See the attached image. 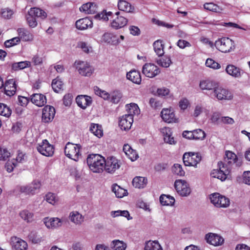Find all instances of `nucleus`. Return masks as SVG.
Here are the masks:
<instances>
[{"label": "nucleus", "mask_w": 250, "mask_h": 250, "mask_svg": "<svg viewBox=\"0 0 250 250\" xmlns=\"http://www.w3.org/2000/svg\"><path fill=\"white\" fill-rule=\"evenodd\" d=\"M43 222L48 229H54L61 227L62 221L59 218H45Z\"/></svg>", "instance_id": "20"}, {"label": "nucleus", "mask_w": 250, "mask_h": 250, "mask_svg": "<svg viewBox=\"0 0 250 250\" xmlns=\"http://www.w3.org/2000/svg\"><path fill=\"white\" fill-rule=\"evenodd\" d=\"M112 190L118 198H122L127 194V190L121 188L117 184H114L112 187Z\"/></svg>", "instance_id": "41"}, {"label": "nucleus", "mask_w": 250, "mask_h": 250, "mask_svg": "<svg viewBox=\"0 0 250 250\" xmlns=\"http://www.w3.org/2000/svg\"><path fill=\"white\" fill-rule=\"evenodd\" d=\"M225 155L226 157L225 158V162L223 164H226L228 167H230V170L232 165H235L236 167H240L242 165V161L239 159L233 152L229 150L226 151Z\"/></svg>", "instance_id": "13"}, {"label": "nucleus", "mask_w": 250, "mask_h": 250, "mask_svg": "<svg viewBox=\"0 0 250 250\" xmlns=\"http://www.w3.org/2000/svg\"><path fill=\"white\" fill-rule=\"evenodd\" d=\"M147 180L144 177H136L132 181V185L136 188H145L147 184Z\"/></svg>", "instance_id": "33"}, {"label": "nucleus", "mask_w": 250, "mask_h": 250, "mask_svg": "<svg viewBox=\"0 0 250 250\" xmlns=\"http://www.w3.org/2000/svg\"><path fill=\"white\" fill-rule=\"evenodd\" d=\"M216 48L222 52L228 53L235 48V44L229 38H222L216 41L214 44Z\"/></svg>", "instance_id": "2"}, {"label": "nucleus", "mask_w": 250, "mask_h": 250, "mask_svg": "<svg viewBox=\"0 0 250 250\" xmlns=\"http://www.w3.org/2000/svg\"><path fill=\"white\" fill-rule=\"evenodd\" d=\"M159 199L160 203L163 206H173L175 202L174 198L168 195L162 194Z\"/></svg>", "instance_id": "34"}, {"label": "nucleus", "mask_w": 250, "mask_h": 250, "mask_svg": "<svg viewBox=\"0 0 250 250\" xmlns=\"http://www.w3.org/2000/svg\"><path fill=\"white\" fill-rule=\"evenodd\" d=\"M201 159L202 156L199 153L185 152L183 156V161L185 166L197 167Z\"/></svg>", "instance_id": "4"}, {"label": "nucleus", "mask_w": 250, "mask_h": 250, "mask_svg": "<svg viewBox=\"0 0 250 250\" xmlns=\"http://www.w3.org/2000/svg\"><path fill=\"white\" fill-rule=\"evenodd\" d=\"M116 16L111 23V26L112 28L118 29L125 26L127 23V20L121 14L120 12L115 13Z\"/></svg>", "instance_id": "15"}, {"label": "nucleus", "mask_w": 250, "mask_h": 250, "mask_svg": "<svg viewBox=\"0 0 250 250\" xmlns=\"http://www.w3.org/2000/svg\"><path fill=\"white\" fill-rule=\"evenodd\" d=\"M76 102L79 106L83 109H85L91 104L92 100L90 96L79 95L76 97Z\"/></svg>", "instance_id": "22"}, {"label": "nucleus", "mask_w": 250, "mask_h": 250, "mask_svg": "<svg viewBox=\"0 0 250 250\" xmlns=\"http://www.w3.org/2000/svg\"><path fill=\"white\" fill-rule=\"evenodd\" d=\"M163 132L164 134V139L165 143L170 145H175L176 144V141H175L174 138L171 137V133L169 128L166 127L163 129Z\"/></svg>", "instance_id": "39"}, {"label": "nucleus", "mask_w": 250, "mask_h": 250, "mask_svg": "<svg viewBox=\"0 0 250 250\" xmlns=\"http://www.w3.org/2000/svg\"><path fill=\"white\" fill-rule=\"evenodd\" d=\"M112 247L115 250H125L127 247V245L123 241L119 240H114L112 241Z\"/></svg>", "instance_id": "47"}, {"label": "nucleus", "mask_w": 250, "mask_h": 250, "mask_svg": "<svg viewBox=\"0 0 250 250\" xmlns=\"http://www.w3.org/2000/svg\"><path fill=\"white\" fill-rule=\"evenodd\" d=\"M89 130L95 136L100 138L103 135L102 126L96 124H91L90 126Z\"/></svg>", "instance_id": "42"}, {"label": "nucleus", "mask_w": 250, "mask_h": 250, "mask_svg": "<svg viewBox=\"0 0 250 250\" xmlns=\"http://www.w3.org/2000/svg\"><path fill=\"white\" fill-rule=\"evenodd\" d=\"M218 83L215 81L209 80H203L200 82L199 86L202 90L213 91Z\"/></svg>", "instance_id": "27"}, {"label": "nucleus", "mask_w": 250, "mask_h": 250, "mask_svg": "<svg viewBox=\"0 0 250 250\" xmlns=\"http://www.w3.org/2000/svg\"><path fill=\"white\" fill-rule=\"evenodd\" d=\"M97 10L96 4L93 2H87L83 4L81 7L80 10L86 14H92L95 13Z\"/></svg>", "instance_id": "28"}, {"label": "nucleus", "mask_w": 250, "mask_h": 250, "mask_svg": "<svg viewBox=\"0 0 250 250\" xmlns=\"http://www.w3.org/2000/svg\"><path fill=\"white\" fill-rule=\"evenodd\" d=\"M133 119L131 116L123 115L119 121V125L122 130H128L130 129Z\"/></svg>", "instance_id": "21"}, {"label": "nucleus", "mask_w": 250, "mask_h": 250, "mask_svg": "<svg viewBox=\"0 0 250 250\" xmlns=\"http://www.w3.org/2000/svg\"><path fill=\"white\" fill-rule=\"evenodd\" d=\"M31 62L29 61H22L18 62H14L11 65V68L14 71H18L25 68L30 67Z\"/></svg>", "instance_id": "36"}, {"label": "nucleus", "mask_w": 250, "mask_h": 250, "mask_svg": "<svg viewBox=\"0 0 250 250\" xmlns=\"http://www.w3.org/2000/svg\"><path fill=\"white\" fill-rule=\"evenodd\" d=\"M73 98V96L71 94L68 93L65 94L63 98V104L65 106H69L72 103Z\"/></svg>", "instance_id": "61"}, {"label": "nucleus", "mask_w": 250, "mask_h": 250, "mask_svg": "<svg viewBox=\"0 0 250 250\" xmlns=\"http://www.w3.org/2000/svg\"><path fill=\"white\" fill-rule=\"evenodd\" d=\"M222 117L219 112H214L211 117V120L214 123L219 124Z\"/></svg>", "instance_id": "62"}, {"label": "nucleus", "mask_w": 250, "mask_h": 250, "mask_svg": "<svg viewBox=\"0 0 250 250\" xmlns=\"http://www.w3.org/2000/svg\"><path fill=\"white\" fill-rule=\"evenodd\" d=\"M20 42L19 37H15L11 39L6 41L4 42V45L6 47H11L17 44Z\"/></svg>", "instance_id": "57"}, {"label": "nucleus", "mask_w": 250, "mask_h": 250, "mask_svg": "<svg viewBox=\"0 0 250 250\" xmlns=\"http://www.w3.org/2000/svg\"><path fill=\"white\" fill-rule=\"evenodd\" d=\"M193 132L195 140H203L205 138L206 134L202 129H195L193 130Z\"/></svg>", "instance_id": "55"}, {"label": "nucleus", "mask_w": 250, "mask_h": 250, "mask_svg": "<svg viewBox=\"0 0 250 250\" xmlns=\"http://www.w3.org/2000/svg\"><path fill=\"white\" fill-rule=\"evenodd\" d=\"M149 104L152 107L154 108H157L161 106L160 102L154 98H151L149 99Z\"/></svg>", "instance_id": "63"}, {"label": "nucleus", "mask_w": 250, "mask_h": 250, "mask_svg": "<svg viewBox=\"0 0 250 250\" xmlns=\"http://www.w3.org/2000/svg\"><path fill=\"white\" fill-rule=\"evenodd\" d=\"M37 149L39 153L45 156L50 157L54 154L53 146L50 144L46 139L42 140L41 143L38 144Z\"/></svg>", "instance_id": "8"}, {"label": "nucleus", "mask_w": 250, "mask_h": 250, "mask_svg": "<svg viewBox=\"0 0 250 250\" xmlns=\"http://www.w3.org/2000/svg\"><path fill=\"white\" fill-rule=\"evenodd\" d=\"M153 48L156 54L160 57L164 54V44L161 40H157L153 43Z\"/></svg>", "instance_id": "38"}, {"label": "nucleus", "mask_w": 250, "mask_h": 250, "mask_svg": "<svg viewBox=\"0 0 250 250\" xmlns=\"http://www.w3.org/2000/svg\"><path fill=\"white\" fill-rule=\"evenodd\" d=\"M140 113V109L137 104L132 103L128 107V114H125L126 116H131L132 119H133L134 115H138Z\"/></svg>", "instance_id": "44"}, {"label": "nucleus", "mask_w": 250, "mask_h": 250, "mask_svg": "<svg viewBox=\"0 0 250 250\" xmlns=\"http://www.w3.org/2000/svg\"><path fill=\"white\" fill-rule=\"evenodd\" d=\"M209 198L211 203L217 208H226L229 205V199L218 193L211 194Z\"/></svg>", "instance_id": "6"}, {"label": "nucleus", "mask_w": 250, "mask_h": 250, "mask_svg": "<svg viewBox=\"0 0 250 250\" xmlns=\"http://www.w3.org/2000/svg\"><path fill=\"white\" fill-rule=\"evenodd\" d=\"M69 219L75 225H80L83 222L84 217L79 212L75 211L70 213Z\"/></svg>", "instance_id": "29"}, {"label": "nucleus", "mask_w": 250, "mask_h": 250, "mask_svg": "<svg viewBox=\"0 0 250 250\" xmlns=\"http://www.w3.org/2000/svg\"><path fill=\"white\" fill-rule=\"evenodd\" d=\"M17 84L15 79H11L5 81L4 84V92L7 96L14 95L17 91Z\"/></svg>", "instance_id": "14"}, {"label": "nucleus", "mask_w": 250, "mask_h": 250, "mask_svg": "<svg viewBox=\"0 0 250 250\" xmlns=\"http://www.w3.org/2000/svg\"><path fill=\"white\" fill-rule=\"evenodd\" d=\"M142 73L146 77L152 78L158 75L160 73V70L154 64L146 63L143 66Z\"/></svg>", "instance_id": "12"}, {"label": "nucleus", "mask_w": 250, "mask_h": 250, "mask_svg": "<svg viewBox=\"0 0 250 250\" xmlns=\"http://www.w3.org/2000/svg\"><path fill=\"white\" fill-rule=\"evenodd\" d=\"M28 237L30 241L34 244H39L43 241L42 237L37 232H31Z\"/></svg>", "instance_id": "48"}, {"label": "nucleus", "mask_w": 250, "mask_h": 250, "mask_svg": "<svg viewBox=\"0 0 250 250\" xmlns=\"http://www.w3.org/2000/svg\"><path fill=\"white\" fill-rule=\"evenodd\" d=\"M14 13L15 11L9 7L2 8L0 12L1 17L6 20L12 19Z\"/></svg>", "instance_id": "43"}, {"label": "nucleus", "mask_w": 250, "mask_h": 250, "mask_svg": "<svg viewBox=\"0 0 250 250\" xmlns=\"http://www.w3.org/2000/svg\"><path fill=\"white\" fill-rule=\"evenodd\" d=\"M204 7L206 10L216 13H221L223 10L221 7L212 2L206 3L204 5Z\"/></svg>", "instance_id": "46"}, {"label": "nucleus", "mask_w": 250, "mask_h": 250, "mask_svg": "<svg viewBox=\"0 0 250 250\" xmlns=\"http://www.w3.org/2000/svg\"><path fill=\"white\" fill-rule=\"evenodd\" d=\"M17 32L20 40L21 39L23 41H28L32 39V35L27 29L20 28L18 29Z\"/></svg>", "instance_id": "35"}, {"label": "nucleus", "mask_w": 250, "mask_h": 250, "mask_svg": "<svg viewBox=\"0 0 250 250\" xmlns=\"http://www.w3.org/2000/svg\"><path fill=\"white\" fill-rule=\"evenodd\" d=\"M12 113L11 109L5 104L0 103V115L9 117Z\"/></svg>", "instance_id": "50"}, {"label": "nucleus", "mask_w": 250, "mask_h": 250, "mask_svg": "<svg viewBox=\"0 0 250 250\" xmlns=\"http://www.w3.org/2000/svg\"><path fill=\"white\" fill-rule=\"evenodd\" d=\"M126 155L132 161H134L138 157V154L135 150L132 149L131 151L128 152H126Z\"/></svg>", "instance_id": "64"}, {"label": "nucleus", "mask_w": 250, "mask_h": 250, "mask_svg": "<svg viewBox=\"0 0 250 250\" xmlns=\"http://www.w3.org/2000/svg\"><path fill=\"white\" fill-rule=\"evenodd\" d=\"M172 171L173 173L180 176H184L185 171L183 169L182 165L178 164H175L172 167Z\"/></svg>", "instance_id": "52"}, {"label": "nucleus", "mask_w": 250, "mask_h": 250, "mask_svg": "<svg viewBox=\"0 0 250 250\" xmlns=\"http://www.w3.org/2000/svg\"><path fill=\"white\" fill-rule=\"evenodd\" d=\"M156 62L160 66L166 68L169 67L172 63L170 58L167 56L158 59Z\"/></svg>", "instance_id": "49"}, {"label": "nucleus", "mask_w": 250, "mask_h": 250, "mask_svg": "<svg viewBox=\"0 0 250 250\" xmlns=\"http://www.w3.org/2000/svg\"><path fill=\"white\" fill-rule=\"evenodd\" d=\"M75 65L79 74L83 76H90L94 70L93 67L85 62L76 61Z\"/></svg>", "instance_id": "7"}, {"label": "nucleus", "mask_w": 250, "mask_h": 250, "mask_svg": "<svg viewBox=\"0 0 250 250\" xmlns=\"http://www.w3.org/2000/svg\"><path fill=\"white\" fill-rule=\"evenodd\" d=\"M219 169H214L211 173L212 177L216 178L222 181H225L227 176L230 172V167H228L226 164H223L222 162L218 163Z\"/></svg>", "instance_id": "5"}, {"label": "nucleus", "mask_w": 250, "mask_h": 250, "mask_svg": "<svg viewBox=\"0 0 250 250\" xmlns=\"http://www.w3.org/2000/svg\"><path fill=\"white\" fill-rule=\"evenodd\" d=\"M225 70L228 74L235 78H239L242 76L241 69L233 64L228 65Z\"/></svg>", "instance_id": "24"}, {"label": "nucleus", "mask_w": 250, "mask_h": 250, "mask_svg": "<svg viewBox=\"0 0 250 250\" xmlns=\"http://www.w3.org/2000/svg\"><path fill=\"white\" fill-rule=\"evenodd\" d=\"M174 187L177 192L182 196H187L190 193L191 190L189 185L185 180H176Z\"/></svg>", "instance_id": "11"}, {"label": "nucleus", "mask_w": 250, "mask_h": 250, "mask_svg": "<svg viewBox=\"0 0 250 250\" xmlns=\"http://www.w3.org/2000/svg\"><path fill=\"white\" fill-rule=\"evenodd\" d=\"M118 7L120 10L127 13H132L134 9V7L127 1L124 0H120L118 3Z\"/></svg>", "instance_id": "31"}, {"label": "nucleus", "mask_w": 250, "mask_h": 250, "mask_svg": "<svg viewBox=\"0 0 250 250\" xmlns=\"http://www.w3.org/2000/svg\"><path fill=\"white\" fill-rule=\"evenodd\" d=\"M206 65L207 67L213 68L214 69H218L221 67L220 64L211 59H208L206 60Z\"/></svg>", "instance_id": "56"}, {"label": "nucleus", "mask_w": 250, "mask_h": 250, "mask_svg": "<svg viewBox=\"0 0 250 250\" xmlns=\"http://www.w3.org/2000/svg\"><path fill=\"white\" fill-rule=\"evenodd\" d=\"M81 146L79 144H74L68 142L64 148V154L69 158L75 161H78L79 157L81 155L80 149Z\"/></svg>", "instance_id": "3"}, {"label": "nucleus", "mask_w": 250, "mask_h": 250, "mask_svg": "<svg viewBox=\"0 0 250 250\" xmlns=\"http://www.w3.org/2000/svg\"><path fill=\"white\" fill-rule=\"evenodd\" d=\"M55 114V109L51 106L46 105L42 109V121L44 123H49L54 118Z\"/></svg>", "instance_id": "17"}, {"label": "nucleus", "mask_w": 250, "mask_h": 250, "mask_svg": "<svg viewBox=\"0 0 250 250\" xmlns=\"http://www.w3.org/2000/svg\"><path fill=\"white\" fill-rule=\"evenodd\" d=\"M19 214L21 217L27 223L31 222L33 220V213L28 210H23Z\"/></svg>", "instance_id": "45"}, {"label": "nucleus", "mask_w": 250, "mask_h": 250, "mask_svg": "<svg viewBox=\"0 0 250 250\" xmlns=\"http://www.w3.org/2000/svg\"><path fill=\"white\" fill-rule=\"evenodd\" d=\"M26 20L29 27L35 28L37 26L38 22L36 18L34 16L30 15L28 12L26 16Z\"/></svg>", "instance_id": "51"}, {"label": "nucleus", "mask_w": 250, "mask_h": 250, "mask_svg": "<svg viewBox=\"0 0 250 250\" xmlns=\"http://www.w3.org/2000/svg\"><path fill=\"white\" fill-rule=\"evenodd\" d=\"M112 14L111 12H106L103 11L95 15V18L97 19L103 20L104 21H107L108 20V17L111 16Z\"/></svg>", "instance_id": "54"}, {"label": "nucleus", "mask_w": 250, "mask_h": 250, "mask_svg": "<svg viewBox=\"0 0 250 250\" xmlns=\"http://www.w3.org/2000/svg\"><path fill=\"white\" fill-rule=\"evenodd\" d=\"M92 25V21L88 18L80 19L76 22V28L81 30L86 29L89 27L91 28Z\"/></svg>", "instance_id": "26"}, {"label": "nucleus", "mask_w": 250, "mask_h": 250, "mask_svg": "<svg viewBox=\"0 0 250 250\" xmlns=\"http://www.w3.org/2000/svg\"><path fill=\"white\" fill-rule=\"evenodd\" d=\"M228 94V91L219 86L218 84L214 90L210 93V96L212 98L215 97L218 100H222L227 99Z\"/></svg>", "instance_id": "19"}, {"label": "nucleus", "mask_w": 250, "mask_h": 250, "mask_svg": "<svg viewBox=\"0 0 250 250\" xmlns=\"http://www.w3.org/2000/svg\"><path fill=\"white\" fill-rule=\"evenodd\" d=\"M122 98V94L119 91H113L111 95V102L118 104Z\"/></svg>", "instance_id": "53"}, {"label": "nucleus", "mask_w": 250, "mask_h": 250, "mask_svg": "<svg viewBox=\"0 0 250 250\" xmlns=\"http://www.w3.org/2000/svg\"><path fill=\"white\" fill-rule=\"evenodd\" d=\"M121 166V163L114 156L108 157L105 160L104 170L108 173H113Z\"/></svg>", "instance_id": "9"}, {"label": "nucleus", "mask_w": 250, "mask_h": 250, "mask_svg": "<svg viewBox=\"0 0 250 250\" xmlns=\"http://www.w3.org/2000/svg\"><path fill=\"white\" fill-rule=\"evenodd\" d=\"M51 85L53 90L56 93H59L63 90V83L59 77L53 80Z\"/></svg>", "instance_id": "37"}, {"label": "nucleus", "mask_w": 250, "mask_h": 250, "mask_svg": "<svg viewBox=\"0 0 250 250\" xmlns=\"http://www.w3.org/2000/svg\"><path fill=\"white\" fill-rule=\"evenodd\" d=\"M161 114L163 120L166 122L170 123L178 122V119L175 118V114L170 110L163 109Z\"/></svg>", "instance_id": "23"}, {"label": "nucleus", "mask_w": 250, "mask_h": 250, "mask_svg": "<svg viewBox=\"0 0 250 250\" xmlns=\"http://www.w3.org/2000/svg\"><path fill=\"white\" fill-rule=\"evenodd\" d=\"M205 239L207 243L215 246H217L221 245L224 243V239L220 235L212 233H208L206 235Z\"/></svg>", "instance_id": "18"}, {"label": "nucleus", "mask_w": 250, "mask_h": 250, "mask_svg": "<svg viewBox=\"0 0 250 250\" xmlns=\"http://www.w3.org/2000/svg\"><path fill=\"white\" fill-rule=\"evenodd\" d=\"M10 156V152L6 148L0 147V160H5Z\"/></svg>", "instance_id": "60"}, {"label": "nucleus", "mask_w": 250, "mask_h": 250, "mask_svg": "<svg viewBox=\"0 0 250 250\" xmlns=\"http://www.w3.org/2000/svg\"><path fill=\"white\" fill-rule=\"evenodd\" d=\"M145 250H163L160 244L157 241H149L146 243Z\"/></svg>", "instance_id": "40"}, {"label": "nucleus", "mask_w": 250, "mask_h": 250, "mask_svg": "<svg viewBox=\"0 0 250 250\" xmlns=\"http://www.w3.org/2000/svg\"><path fill=\"white\" fill-rule=\"evenodd\" d=\"M127 79L136 84H140L141 82V77L140 72L135 70H131L126 74Z\"/></svg>", "instance_id": "30"}, {"label": "nucleus", "mask_w": 250, "mask_h": 250, "mask_svg": "<svg viewBox=\"0 0 250 250\" xmlns=\"http://www.w3.org/2000/svg\"><path fill=\"white\" fill-rule=\"evenodd\" d=\"M157 93L159 96L160 97H166L169 94L170 91L169 89L163 87L157 89Z\"/></svg>", "instance_id": "59"}, {"label": "nucleus", "mask_w": 250, "mask_h": 250, "mask_svg": "<svg viewBox=\"0 0 250 250\" xmlns=\"http://www.w3.org/2000/svg\"><path fill=\"white\" fill-rule=\"evenodd\" d=\"M10 245L13 250H26L28 247L25 241L16 236L11 238Z\"/></svg>", "instance_id": "16"}, {"label": "nucleus", "mask_w": 250, "mask_h": 250, "mask_svg": "<svg viewBox=\"0 0 250 250\" xmlns=\"http://www.w3.org/2000/svg\"><path fill=\"white\" fill-rule=\"evenodd\" d=\"M41 187V182L38 180H35L29 185L21 187L20 191L25 194L33 195L39 192Z\"/></svg>", "instance_id": "10"}, {"label": "nucleus", "mask_w": 250, "mask_h": 250, "mask_svg": "<svg viewBox=\"0 0 250 250\" xmlns=\"http://www.w3.org/2000/svg\"><path fill=\"white\" fill-rule=\"evenodd\" d=\"M87 163L93 172L100 173L104 168L105 159L100 155L91 154L87 158Z\"/></svg>", "instance_id": "1"}, {"label": "nucleus", "mask_w": 250, "mask_h": 250, "mask_svg": "<svg viewBox=\"0 0 250 250\" xmlns=\"http://www.w3.org/2000/svg\"><path fill=\"white\" fill-rule=\"evenodd\" d=\"M28 12L36 18L38 17L44 19L47 17V14L44 11L37 7L31 8Z\"/></svg>", "instance_id": "32"}, {"label": "nucleus", "mask_w": 250, "mask_h": 250, "mask_svg": "<svg viewBox=\"0 0 250 250\" xmlns=\"http://www.w3.org/2000/svg\"><path fill=\"white\" fill-rule=\"evenodd\" d=\"M115 38L116 36L112 34L105 33L103 35L102 40L105 42L110 43L115 41Z\"/></svg>", "instance_id": "58"}, {"label": "nucleus", "mask_w": 250, "mask_h": 250, "mask_svg": "<svg viewBox=\"0 0 250 250\" xmlns=\"http://www.w3.org/2000/svg\"><path fill=\"white\" fill-rule=\"evenodd\" d=\"M31 100L33 104L40 107L46 104V97L40 93L33 94L31 96Z\"/></svg>", "instance_id": "25"}]
</instances>
